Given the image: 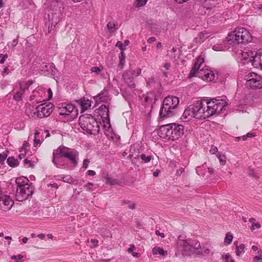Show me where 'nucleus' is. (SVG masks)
Segmentation results:
<instances>
[{"label": "nucleus", "mask_w": 262, "mask_h": 262, "mask_svg": "<svg viewBox=\"0 0 262 262\" xmlns=\"http://www.w3.org/2000/svg\"><path fill=\"white\" fill-rule=\"evenodd\" d=\"M227 105V102L223 99L216 98H206L196 101L185 109L181 119L184 122H187L192 118L205 119L214 114L220 113L225 110Z\"/></svg>", "instance_id": "nucleus-1"}, {"label": "nucleus", "mask_w": 262, "mask_h": 262, "mask_svg": "<svg viewBox=\"0 0 262 262\" xmlns=\"http://www.w3.org/2000/svg\"><path fill=\"white\" fill-rule=\"evenodd\" d=\"M64 11L63 4L61 1H52L49 5L48 21L46 25H48V33H50L56 25L62 18Z\"/></svg>", "instance_id": "nucleus-2"}, {"label": "nucleus", "mask_w": 262, "mask_h": 262, "mask_svg": "<svg viewBox=\"0 0 262 262\" xmlns=\"http://www.w3.org/2000/svg\"><path fill=\"white\" fill-rule=\"evenodd\" d=\"M177 245L178 252L183 256H190L193 253L199 254L203 252L200 243L195 239L188 238L184 240L180 239V236Z\"/></svg>", "instance_id": "nucleus-3"}, {"label": "nucleus", "mask_w": 262, "mask_h": 262, "mask_svg": "<svg viewBox=\"0 0 262 262\" xmlns=\"http://www.w3.org/2000/svg\"><path fill=\"white\" fill-rule=\"evenodd\" d=\"M204 59L201 56L198 57L190 72L189 77L197 76L203 80L212 81L214 78L213 71L208 69H204Z\"/></svg>", "instance_id": "nucleus-4"}, {"label": "nucleus", "mask_w": 262, "mask_h": 262, "mask_svg": "<svg viewBox=\"0 0 262 262\" xmlns=\"http://www.w3.org/2000/svg\"><path fill=\"white\" fill-rule=\"evenodd\" d=\"M183 133V126L176 123L164 125L160 127L159 131V134L161 137L171 140L179 139Z\"/></svg>", "instance_id": "nucleus-5"}, {"label": "nucleus", "mask_w": 262, "mask_h": 262, "mask_svg": "<svg viewBox=\"0 0 262 262\" xmlns=\"http://www.w3.org/2000/svg\"><path fill=\"white\" fill-rule=\"evenodd\" d=\"M17 188L16 198L18 201H23L31 196L33 193L32 184H29V180L25 177H19L16 179Z\"/></svg>", "instance_id": "nucleus-6"}, {"label": "nucleus", "mask_w": 262, "mask_h": 262, "mask_svg": "<svg viewBox=\"0 0 262 262\" xmlns=\"http://www.w3.org/2000/svg\"><path fill=\"white\" fill-rule=\"evenodd\" d=\"M179 103V99L177 97L171 96L166 97L159 112L161 118L164 119L173 116L176 113Z\"/></svg>", "instance_id": "nucleus-7"}, {"label": "nucleus", "mask_w": 262, "mask_h": 262, "mask_svg": "<svg viewBox=\"0 0 262 262\" xmlns=\"http://www.w3.org/2000/svg\"><path fill=\"white\" fill-rule=\"evenodd\" d=\"M78 157V152L74 149L70 148L66 146H60L57 150L56 155L54 154V159L53 160L55 165L58 167L57 161L60 158H66L70 163L75 167L78 164L77 158Z\"/></svg>", "instance_id": "nucleus-8"}, {"label": "nucleus", "mask_w": 262, "mask_h": 262, "mask_svg": "<svg viewBox=\"0 0 262 262\" xmlns=\"http://www.w3.org/2000/svg\"><path fill=\"white\" fill-rule=\"evenodd\" d=\"M79 125L89 134L95 135L99 133L100 127L97 121L90 114H83L79 118Z\"/></svg>", "instance_id": "nucleus-9"}, {"label": "nucleus", "mask_w": 262, "mask_h": 262, "mask_svg": "<svg viewBox=\"0 0 262 262\" xmlns=\"http://www.w3.org/2000/svg\"><path fill=\"white\" fill-rule=\"evenodd\" d=\"M252 39L251 35L249 31L244 28H238L234 31L229 33L227 37L229 44L243 43L250 42Z\"/></svg>", "instance_id": "nucleus-10"}, {"label": "nucleus", "mask_w": 262, "mask_h": 262, "mask_svg": "<svg viewBox=\"0 0 262 262\" xmlns=\"http://www.w3.org/2000/svg\"><path fill=\"white\" fill-rule=\"evenodd\" d=\"M246 85L253 89L262 88V78L255 73H250L245 77Z\"/></svg>", "instance_id": "nucleus-11"}, {"label": "nucleus", "mask_w": 262, "mask_h": 262, "mask_svg": "<svg viewBox=\"0 0 262 262\" xmlns=\"http://www.w3.org/2000/svg\"><path fill=\"white\" fill-rule=\"evenodd\" d=\"M77 110L76 107L71 103H61L58 108V113L60 116L64 117L70 118V119L74 118L75 114H76Z\"/></svg>", "instance_id": "nucleus-12"}, {"label": "nucleus", "mask_w": 262, "mask_h": 262, "mask_svg": "<svg viewBox=\"0 0 262 262\" xmlns=\"http://www.w3.org/2000/svg\"><path fill=\"white\" fill-rule=\"evenodd\" d=\"M54 105L52 103L48 104H41L36 108V111L34 113L36 114L38 117L43 118L49 116L53 111Z\"/></svg>", "instance_id": "nucleus-13"}, {"label": "nucleus", "mask_w": 262, "mask_h": 262, "mask_svg": "<svg viewBox=\"0 0 262 262\" xmlns=\"http://www.w3.org/2000/svg\"><path fill=\"white\" fill-rule=\"evenodd\" d=\"M255 52H253L249 49H245L241 53L240 61H238L239 63V67L243 66L244 65L249 64L251 63L252 66V62H253V58L255 55Z\"/></svg>", "instance_id": "nucleus-14"}, {"label": "nucleus", "mask_w": 262, "mask_h": 262, "mask_svg": "<svg viewBox=\"0 0 262 262\" xmlns=\"http://www.w3.org/2000/svg\"><path fill=\"white\" fill-rule=\"evenodd\" d=\"M133 150H135V145L131 146V148L129 150V157L130 158L138 159L140 158L142 160V161H143L145 163H148L151 160V156H146L144 154H141V155H136V153L134 151H133Z\"/></svg>", "instance_id": "nucleus-15"}, {"label": "nucleus", "mask_w": 262, "mask_h": 262, "mask_svg": "<svg viewBox=\"0 0 262 262\" xmlns=\"http://www.w3.org/2000/svg\"><path fill=\"white\" fill-rule=\"evenodd\" d=\"M32 84V82L29 81L28 82H21L20 83V90L17 92L13 96V99L17 101L22 99V96L24 94V91Z\"/></svg>", "instance_id": "nucleus-16"}, {"label": "nucleus", "mask_w": 262, "mask_h": 262, "mask_svg": "<svg viewBox=\"0 0 262 262\" xmlns=\"http://www.w3.org/2000/svg\"><path fill=\"white\" fill-rule=\"evenodd\" d=\"M135 74L132 71H126L123 74V78L130 88H135L136 84L134 82Z\"/></svg>", "instance_id": "nucleus-17"}, {"label": "nucleus", "mask_w": 262, "mask_h": 262, "mask_svg": "<svg viewBox=\"0 0 262 262\" xmlns=\"http://www.w3.org/2000/svg\"><path fill=\"white\" fill-rule=\"evenodd\" d=\"M252 66L256 68L262 69V50L256 52L253 59Z\"/></svg>", "instance_id": "nucleus-18"}, {"label": "nucleus", "mask_w": 262, "mask_h": 262, "mask_svg": "<svg viewBox=\"0 0 262 262\" xmlns=\"http://www.w3.org/2000/svg\"><path fill=\"white\" fill-rule=\"evenodd\" d=\"M99 113L102 118H105L110 121L109 110L105 105H101L98 108Z\"/></svg>", "instance_id": "nucleus-19"}, {"label": "nucleus", "mask_w": 262, "mask_h": 262, "mask_svg": "<svg viewBox=\"0 0 262 262\" xmlns=\"http://www.w3.org/2000/svg\"><path fill=\"white\" fill-rule=\"evenodd\" d=\"M96 104H98L101 102H107L108 100V96L105 93H101L94 97Z\"/></svg>", "instance_id": "nucleus-20"}, {"label": "nucleus", "mask_w": 262, "mask_h": 262, "mask_svg": "<svg viewBox=\"0 0 262 262\" xmlns=\"http://www.w3.org/2000/svg\"><path fill=\"white\" fill-rule=\"evenodd\" d=\"M40 133L39 130L35 131L34 136V143L33 145L34 147H37L39 146L42 142V137L40 135Z\"/></svg>", "instance_id": "nucleus-21"}, {"label": "nucleus", "mask_w": 262, "mask_h": 262, "mask_svg": "<svg viewBox=\"0 0 262 262\" xmlns=\"http://www.w3.org/2000/svg\"><path fill=\"white\" fill-rule=\"evenodd\" d=\"M30 99L31 101L34 100L36 103L40 102L44 100L41 97L38 95V92L37 91H34L33 94L30 96Z\"/></svg>", "instance_id": "nucleus-22"}, {"label": "nucleus", "mask_w": 262, "mask_h": 262, "mask_svg": "<svg viewBox=\"0 0 262 262\" xmlns=\"http://www.w3.org/2000/svg\"><path fill=\"white\" fill-rule=\"evenodd\" d=\"M80 105L82 111L86 110L90 107L91 105V101L89 99H81L80 100Z\"/></svg>", "instance_id": "nucleus-23"}, {"label": "nucleus", "mask_w": 262, "mask_h": 262, "mask_svg": "<svg viewBox=\"0 0 262 262\" xmlns=\"http://www.w3.org/2000/svg\"><path fill=\"white\" fill-rule=\"evenodd\" d=\"M7 162L8 164L12 167H14L18 165V161L13 157H9L7 159Z\"/></svg>", "instance_id": "nucleus-24"}, {"label": "nucleus", "mask_w": 262, "mask_h": 262, "mask_svg": "<svg viewBox=\"0 0 262 262\" xmlns=\"http://www.w3.org/2000/svg\"><path fill=\"white\" fill-rule=\"evenodd\" d=\"M152 253L155 255H160L162 256H165L167 255V251H164L163 249L161 248H154L152 249Z\"/></svg>", "instance_id": "nucleus-25"}, {"label": "nucleus", "mask_w": 262, "mask_h": 262, "mask_svg": "<svg viewBox=\"0 0 262 262\" xmlns=\"http://www.w3.org/2000/svg\"><path fill=\"white\" fill-rule=\"evenodd\" d=\"M91 71L95 73L97 75H100L102 78H104L105 74L101 72V70L98 67H93L91 68Z\"/></svg>", "instance_id": "nucleus-26"}, {"label": "nucleus", "mask_w": 262, "mask_h": 262, "mask_svg": "<svg viewBox=\"0 0 262 262\" xmlns=\"http://www.w3.org/2000/svg\"><path fill=\"white\" fill-rule=\"evenodd\" d=\"M234 244L235 245H236V255L237 256H239L241 254L242 252L243 251L244 249H245V246L244 244H242L239 246H238L237 245V242H235Z\"/></svg>", "instance_id": "nucleus-27"}, {"label": "nucleus", "mask_w": 262, "mask_h": 262, "mask_svg": "<svg viewBox=\"0 0 262 262\" xmlns=\"http://www.w3.org/2000/svg\"><path fill=\"white\" fill-rule=\"evenodd\" d=\"M116 24L112 21H110L107 25V28L110 32H113L116 29Z\"/></svg>", "instance_id": "nucleus-28"}, {"label": "nucleus", "mask_w": 262, "mask_h": 262, "mask_svg": "<svg viewBox=\"0 0 262 262\" xmlns=\"http://www.w3.org/2000/svg\"><path fill=\"white\" fill-rule=\"evenodd\" d=\"M105 180V183L107 184L115 185L118 184V181L116 179H114L110 177H106Z\"/></svg>", "instance_id": "nucleus-29"}, {"label": "nucleus", "mask_w": 262, "mask_h": 262, "mask_svg": "<svg viewBox=\"0 0 262 262\" xmlns=\"http://www.w3.org/2000/svg\"><path fill=\"white\" fill-rule=\"evenodd\" d=\"M233 239V236L230 233H227L226 237L224 239V243L226 245L230 244Z\"/></svg>", "instance_id": "nucleus-30"}, {"label": "nucleus", "mask_w": 262, "mask_h": 262, "mask_svg": "<svg viewBox=\"0 0 262 262\" xmlns=\"http://www.w3.org/2000/svg\"><path fill=\"white\" fill-rule=\"evenodd\" d=\"M30 144L27 141H24L22 147L20 148L19 151L24 152L26 154L27 148L29 147Z\"/></svg>", "instance_id": "nucleus-31"}, {"label": "nucleus", "mask_w": 262, "mask_h": 262, "mask_svg": "<svg viewBox=\"0 0 262 262\" xmlns=\"http://www.w3.org/2000/svg\"><path fill=\"white\" fill-rule=\"evenodd\" d=\"M63 181L68 183H73V179L70 175L64 176L62 177Z\"/></svg>", "instance_id": "nucleus-32"}, {"label": "nucleus", "mask_w": 262, "mask_h": 262, "mask_svg": "<svg viewBox=\"0 0 262 262\" xmlns=\"http://www.w3.org/2000/svg\"><path fill=\"white\" fill-rule=\"evenodd\" d=\"M125 55L124 53V51L121 52V55L119 57L120 58V64L123 66L125 63Z\"/></svg>", "instance_id": "nucleus-33"}, {"label": "nucleus", "mask_w": 262, "mask_h": 262, "mask_svg": "<svg viewBox=\"0 0 262 262\" xmlns=\"http://www.w3.org/2000/svg\"><path fill=\"white\" fill-rule=\"evenodd\" d=\"M7 157V154L6 153H2L0 154V164L3 165L4 164V162Z\"/></svg>", "instance_id": "nucleus-34"}, {"label": "nucleus", "mask_w": 262, "mask_h": 262, "mask_svg": "<svg viewBox=\"0 0 262 262\" xmlns=\"http://www.w3.org/2000/svg\"><path fill=\"white\" fill-rule=\"evenodd\" d=\"M147 0H137L136 5L137 7H142L144 6L147 3Z\"/></svg>", "instance_id": "nucleus-35"}, {"label": "nucleus", "mask_w": 262, "mask_h": 262, "mask_svg": "<svg viewBox=\"0 0 262 262\" xmlns=\"http://www.w3.org/2000/svg\"><path fill=\"white\" fill-rule=\"evenodd\" d=\"M213 50L216 51L224 50V47L219 45H215L213 46Z\"/></svg>", "instance_id": "nucleus-36"}, {"label": "nucleus", "mask_w": 262, "mask_h": 262, "mask_svg": "<svg viewBox=\"0 0 262 262\" xmlns=\"http://www.w3.org/2000/svg\"><path fill=\"white\" fill-rule=\"evenodd\" d=\"M124 203L127 205V207L132 209H134L136 207V205L134 203L130 202L129 201H126L124 202Z\"/></svg>", "instance_id": "nucleus-37"}, {"label": "nucleus", "mask_w": 262, "mask_h": 262, "mask_svg": "<svg viewBox=\"0 0 262 262\" xmlns=\"http://www.w3.org/2000/svg\"><path fill=\"white\" fill-rule=\"evenodd\" d=\"M24 163L25 165H26L27 164H29V167H33L34 164L32 163V162L30 160H28L27 159H26L24 161Z\"/></svg>", "instance_id": "nucleus-38"}, {"label": "nucleus", "mask_w": 262, "mask_h": 262, "mask_svg": "<svg viewBox=\"0 0 262 262\" xmlns=\"http://www.w3.org/2000/svg\"><path fill=\"white\" fill-rule=\"evenodd\" d=\"M261 227V225L259 223H253L251 227L252 230H254L255 228L258 229Z\"/></svg>", "instance_id": "nucleus-39"}, {"label": "nucleus", "mask_w": 262, "mask_h": 262, "mask_svg": "<svg viewBox=\"0 0 262 262\" xmlns=\"http://www.w3.org/2000/svg\"><path fill=\"white\" fill-rule=\"evenodd\" d=\"M116 46L121 50V51H123L125 48L124 47L123 43L120 41H118L116 43Z\"/></svg>", "instance_id": "nucleus-40"}, {"label": "nucleus", "mask_w": 262, "mask_h": 262, "mask_svg": "<svg viewBox=\"0 0 262 262\" xmlns=\"http://www.w3.org/2000/svg\"><path fill=\"white\" fill-rule=\"evenodd\" d=\"M23 257V256L21 254H19L18 255H12L11 257V258L13 260H16V261H18V260L21 259Z\"/></svg>", "instance_id": "nucleus-41"}, {"label": "nucleus", "mask_w": 262, "mask_h": 262, "mask_svg": "<svg viewBox=\"0 0 262 262\" xmlns=\"http://www.w3.org/2000/svg\"><path fill=\"white\" fill-rule=\"evenodd\" d=\"M93 183H88L86 185H85V187L89 191H93V189L92 188V186H93Z\"/></svg>", "instance_id": "nucleus-42"}, {"label": "nucleus", "mask_w": 262, "mask_h": 262, "mask_svg": "<svg viewBox=\"0 0 262 262\" xmlns=\"http://www.w3.org/2000/svg\"><path fill=\"white\" fill-rule=\"evenodd\" d=\"M90 161L88 159H84L83 162V168L86 169L88 167Z\"/></svg>", "instance_id": "nucleus-43"}, {"label": "nucleus", "mask_w": 262, "mask_h": 262, "mask_svg": "<svg viewBox=\"0 0 262 262\" xmlns=\"http://www.w3.org/2000/svg\"><path fill=\"white\" fill-rule=\"evenodd\" d=\"M225 259L226 262H234V260L230 259V255L228 253L225 255Z\"/></svg>", "instance_id": "nucleus-44"}, {"label": "nucleus", "mask_w": 262, "mask_h": 262, "mask_svg": "<svg viewBox=\"0 0 262 262\" xmlns=\"http://www.w3.org/2000/svg\"><path fill=\"white\" fill-rule=\"evenodd\" d=\"M7 55L0 54V62L3 63L7 58Z\"/></svg>", "instance_id": "nucleus-45"}, {"label": "nucleus", "mask_w": 262, "mask_h": 262, "mask_svg": "<svg viewBox=\"0 0 262 262\" xmlns=\"http://www.w3.org/2000/svg\"><path fill=\"white\" fill-rule=\"evenodd\" d=\"M249 174L250 176L255 178L256 179H258V177L256 174L253 169H250L249 171Z\"/></svg>", "instance_id": "nucleus-46"}, {"label": "nucleus", "mask_w": 262, "mask_h": 262, "mask_svg": "<svg viewBox=\"0 0 262 262\" xmlns=\"http://www.w3.org/2000/svg\"><path fill=\"white\" fill-rule=\"evenodd\" d=\"M262 260V255L259 256H256L253 258V262H259L260 260Z\"/></svg>", "instance_id": "nucleus-47"}, {"label": "nucleus", "mask_w": 262, "mask_h": 262, "mask_svg": "<svg viewBox=\"0 0 262 262\" xmlns=\"http://www.w3.org/2000/svg\"><path fill=\"white\" fill-rule=\"evenodd\" d=\"M217 150H218V149H217V147L212 146V147H211V148L210 150V152L211 154H214L217 151Z\"/></svg>", "instance_id": "nucleus-48"}, {"label": "nucleus", "mask_w": 262, "mask_h": 262, "mask_svg": "<svg viewBox=\"0 0 262 262\" xmlns=\"http://www.w3.org/2000/svg\"><path fill=\"white\" fill-rule=\"evenodd\" d=\"M132 72L135 74V75L138 76L141 73V70L140 68H138L136 70H134Z\"/></svg>", "instance_id": "nucleus-49"}, {"label": "nucleus", "mask_w": 262, "mask_h": 262, "mask_svg": "<svg viewBox=\"0 0 262 262\" xmlns=\"http://www.w3.org/2000/svg\"><path fill=\"white\" fill-rule=\"evenodd\" d=\"M86 174L89 176H94L96 174V172L94 170H89L87 172H86Z\"/></svg>", "instance_id": "nucleus-50"}, {"label": "nucleus", "mask_w": 262, "mask_h": 262, "mask_svg": "<svg viewBox=\"0 0 262 262\" xmlns=\"http://www.w3.org/2000/svg\"><path fill=\"white\" fill-rule=\"evenodd\" d=\"M47 92L48 93V99H50L52 98V97L53 96V93H52L51 89H48L47 90Z\"/></svg>", "instance_id": "nucleus-51"}, {"label": "nucleus", "mask_w": 262, "mask_h": 262, "mask_svg": "<svg viewBox=\"0 0 262 262\" xmlns=\"http://www.w3.org/2000/svg\"><path fill=\"white\" fill-rule=\"evenodd\" d=\"M135 249L134 245L132 244L130 246V247L128 249L127 251L129 253L133 252L134 250Z\"/></svg>", "instance_id": "nucleus-52"}, {"label": "nucleus", "mask_w": 262, "mask_h": 262, "mask_svg": "<svg viewBox=\"0 0 262 262\" xmlns=\"http://www.w3.org/2000/svg\"><path fill=\"white\" fill-rule=\"evenodd\" d=\"M219 159L220 160V161L221 163H222V164H225V158L224 157H223V156H220L219 157Z\"/></svg>", "instance_id": "nucleus-53"}, {"label": "nucleus", "mask_w": 262, "mask_h": 262, "mask_svg": "<svg viewBox=\"0 0 262 262\" xmlns=\"http://www.w3.org/2000/svg\"><path fill=\"white\" fill-rule=\"evenodd\" d=\"M247 138H252L255 136V134L253 133H248L246 134Z\"/></svg>", "instance_id": "nucleus-54"}, {"label": "nucleus", "mask_w": 262, "mask_h": 262, "mask_svg": "<svg viewBox=\"0 0 262 262\" xmlns=\"http://www.w3.org/2000/svg\"><path fill=\"white\" fill-rule=\"evenodd\" d=\"M156 38H155V37H150V38L148 39L147 42H148V43H152V42H153L155 41H156Z\"/></svg>", "instance_id": "nucleus-55"}, {"label": "nucleus", "mask_w": 262, "mask_h": 262, "mask_svg": "<svg viewBox=\"0 0 262 262\" xmlns=\"http://www.w3.org/2000/svg\"><path fill=\"white\" fill-rule=\"evenodd\" d=\"M155 233L156 235H160L162 237H165V235L163 233H160V231L159 230H156L155 231Z\"/></svg>", "instance_id": "nucleus-56"}, {"label": "nucleus", "mask_w": 262, "mask_h": 262, "mask_svg": "<svg viewBox=\"0 0 262 262\" xmlns=\"http://www.w3.org/2000/svg\"><path fill=\"white\" fill-rule=\"evenodd\" d=\"M18 42H17V39H14L13 40L12 43H11V46L12 47H14L15 46H16V45L17 44Z\"/></svg>", "instance_id": "nucleus-57"}, {"label": "nucleus", "mask_w": 262, "mask_h": 262, "mask_svg": "<svg viewBox=\"0 0 262 262\" xmlns=\"http://www.w3.org/2000/svg\"><path fill=\"white\" fill-rule=\"evenodd\" d=\"M201 249L203 250V252L202 253H201V254H203L204 253L209 254V250L208 249H204V248H202V247H201Z\"/></svg>", "instance_id": "nucleus-58"}, {"label": "nucleus", "mask_w": 262, "mask_h": 262, "mask_svg": "<svg viewBox=\"0 0 262 262\" xmlns=\"http://www.w3.org/2000/svg\"><path fill=\"white\" fill-rule=\"evenodd\" d=\"M171 64L170 63H166L164 65V67L166 69L168 70L170 67Z\"/></svg>", "instance_id": "nucleus-59"}, {"label": "nucleus", "mask_w": 262, "mask_h": 262, "mask_svg": "<svg viewBox=\"0 0 262 262\" xmlns=\"http://www.w3.org/2000/svg\"><path fill=\"white\" fill-rule=\"evenodd\" d=\"M91 242L94 244V246L95 247L96 245H97L98 241L97 239H93L91 240Z\"/></svg>", "instance_id": "nucleus-60"}, {"label": "nucleus", "mask_w": 262, "mask_h": 262, "mask_svg": "<svg viewBox=\"0 0 262 262\" xmlns=\"http://www.w3.org/2000/svg\"><path fill=\"white\" fill-rule=\"evenodd\" d=\"M26 154H25L24 152H20V154H19L18 156V158L19 159H22L23 158L25 157Z\"/></svg>", "instance_id": "nucleus-61"}, {"label": "nucleus", "mask_w": 262, "mask_h": 262, "mask_svg": "<svg viewBox=\"0 0 262 262\" xmlns=\"http://www.w3.org/2000/svg\"><path fill=\"white\" fill-rule=\"evenodd\" d=\"M132 255L134 257H139L140 256V254L139 253L134 252L132 253Z\"/></svg>", "instance_id": "nucleus-62"}, {"label": "nucleus", "mask_w": 262, "mask_h": 262, "mask_svg": "<svg viewBox=\"0 0 262 262\" xmlns=\"http://www.w3.org/2000/svg\"><path fill=\"white\" fill-rule=\"evenodd\" d=\"M159 174V171L158 170H156L153 172V176L155 177H157L158 176Z\"/></svg>", "instance_id": "nucleus-63"}, {"label": "nucleus", "mask_w": 262, "mask_h": 262, "mask_svg": "<svg viewBox=\"0 0 262 262\" xmlns=\"http://www.w3.org/2000/svg\"><path fill=\"white\" fill-rule=\"evenodd\" d=\"M50 185L52 187L55 188L56 189L58 188V186L57 184H56V183H53V184H50Z\"/></svg>", "instance_id": "nucleus-64"}]
</instances>
